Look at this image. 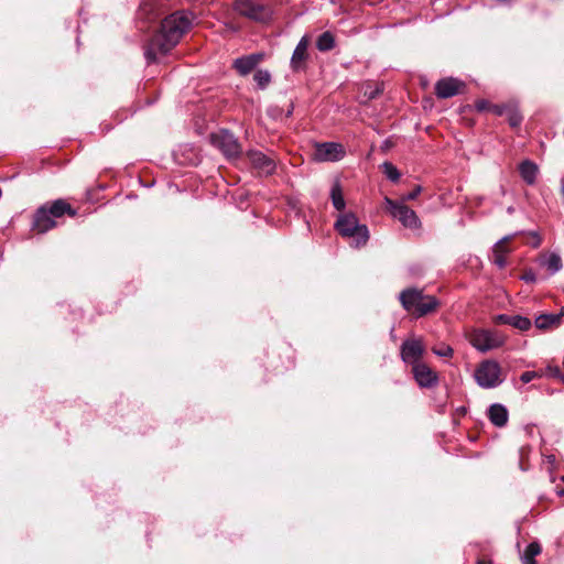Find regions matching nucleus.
<instances>
[{"label": "nucleus", "instance_id": "obj_1", "mask_svg": "<svg viewBox=\"0 0 564 564\" xmlns=\"http://www.w3.org/2000/svg\"><path fill=\"white\" fill-rule=\"evenodd\" d=\"M193 15L187 11H176L167 15L144 48L148 64L156 63L159 55H166L174 48L191 29Z\"/></svg>", "mask_w": 564, "mask_h": 564}, {"label": "nucleus", "instance_id": "obj_2", "mask_svg": "<svg viewBox=\"0 0 564 564\" xmlns=\"http://www.w3.org/2000/svg\"><path fill=\"white\" fill-rule=\"evenodd\" d=\"M334 227L341 237L350 239V245L355 248L366 246L369 240L368 227L359 224V220L354 213L348 212L340 214L337 217Z\"/></svg>", "mask_w": 564, "mask_h": 564}, {"label": "nucleus", "instance_id": "obj_3", "mask_svg": "<svg viewBox=\"0 0 564 564\" xmlns=\"http://www.w3.org/2000/svg\"><path fill=\"white\" fill-rule=\"evenodd\" d=\"M399 300L403 308L416 317L424 316L438 306V301L434 296L425 295L415 288L403 290Z\"/></svg>", "mask_w": 564, "mask_h": 564}, {"label": "nucleus", "instance_id": "obj_4", "mask_svg": "<svg viewBox=\"0 0 564 564\" xmlns=\"http://www.w3.org/2000/svg\"><path fill=\"white\" fill-rule=\"evenodd\" d=\"M507 336L496 329H475L469 336V341L478 351L486 352L505 345Z\"/></svg>", "mask_w": 564, "mask_h": 564}, {"label": "nucleus", "instance_id": "obj_5", "mask_svg": "<svg viewBox=\"0 0 564 564\" xmlns=\"http://www.w3.org/2000/svg\"><path fill=\"white\" fill-rule=\"evenodd\" d=\"M234 10L240 15L259 23L269 22L272 18L271 7L254 0H236Z\"/></svg>", "mask_w": 564, "mask_h": 564}, {"label": "nucleus", "instance_id": "obj_6", "mask_svg": "<svg viewBox=\"0 0 564 564\" xmlns=\"http://www.w3.org/2000/svg\"><path fill=\"white\" fill-rule=\"evenodd\" d=\"M478 386L485 389L496 388L502 383L500 365L495 360L482 361L475 370Z\"/></svg>", "mask_w": 564, "mask_h": 564}, {"label": "nucleus", "instance_id": "obj_7", "mask_svg": "<svg viewBox=\"0 0 564 564\" xmlns=\"http://www.w3.org/2000/svg\"><path fill=\"white\" fill-rule=\"evenodd\" d=\"M387 207L391 215L398 219L404 227L410 229H417L421 226V221L416 213L408 207L403 202L397 203L388 197L384 199Z\"/></svg>", "mask_w": 564, "mask_h": 564}, {"label": "nucleus", "instance_id": "obj_8", "mask_svg": "<svg viewBox=\"0 0 564 564\" xmlns=\"http://www.w3.org/2000/svg\"><path fill=\"white\" fill-rule=\"evenodd\" d=\"M210 141L227 158H236L241 152V147L236 137L228 130H219L212 133Z\"/></svg>", "mask_w": 564, "mask_h": 564}, {"label": "nucleus", "instance_id": "obj_9", "mask_svg": "<svg viewBox=\"0 0 564 564\" xmlns=\"http://www.w3.org/2000/svg\"><path fill=\"white\" fill-rule=\"evenodd\" d=\"M345 149L337 142H323L315 145L314 160L317 162H336L345 156Z\"/></svg>", "mask_w": 564, "mask_h": 564}, {"label": "nucleus", "instance_id": "obj_10", "mask_svg": "<svg viewBox=\"0 0 564 564\" xmlns=\"http://www.w3.org/2000/svg\"><path fill=\"white\" fill-rule=\"evenodd\" d=\"M424 345L420 339H406L401 345V359L403 362L411 365H417L424 355Z\"/></svg>", "mask_w": 564, "mask_h": 564}, {"label": "nucleus", "instance_id": "obj_11", "mask_svg": "<svg viewBox=\"0 0 564 564\" xmlns=\"http://www.w3.org/2000/svg\"><path fill=\"white\" fill-rule=\"evenodd\" d=\"M247 158L252 167L258 170L261 174L271 175L276 169L275 159L259 150H249L247 152Z\"/></svg>", "mask_w": 564, "mask_h": 564}, {"label": "nucleus", "instance_id": "obj_12", "mask_svg": "<svg viewBox=\"0 0 564 564\" xmlns=\"http://www.w3.org/2000/svg\"><path fill=\"white\" fill-rule=\"evenodd\" d=\"M464 89L465 83L454 77L440 79L435 84V95L441 99H447L459 95Z\"/></svg>", "mask_w": 564, "mask_h": 564}, {"label": "nucleus", "instance_id": "obj_13", "mask_svg": "<svg viewBox=\"0 0 564 564\" xmlns=\"http://www.w3.org/2000/svg\"><path fill=\"white\" fill-rule=\"evenodd\" d=\"M413 377L421 388H432L437 384V373L426 364L420 362L412 367Z\"/></svg>", "mask_w": 564, "mask_h": 564}, {"label": "nucleus", "instance_id": "obj_14", "mask_svg": "<svg viewBox=\"0 0 564 564\" xmlns=\"http://www.w3.org/2000/svg\"><path fill=\"white\" fill-rule=\"evenodd\" d=\"M496 325H510L521 332H527L532 327L530 318L521 315L498 314L492 317Z\"/></svg>", "mask_w": 564, "mask_h": 564}, {"label": "nucleus", "instance_id": "obj_15", "mask_svg": "<svg viewBox=\"0 0 564 564\" xmlns=\"http://www.w3.org/2000/svg\"><path fill=\"white\" fill-rule=\"evenodd\" d=\"M56 226V221L46 206L40 207L33 218L32 229L39 234H45Z\"/></svg>", "mask_w": 564, "mask_h": 564}, {"label": "nucleus", "instance_id": "obj_16", "mask_svg": "<svg viewBox=\"0 0 564 564\" xmlns=\"http://www.w3.org/2000/svg\"><path fill=\"white\" fill-rule=\"evenodd\" d=\"M262 53H254L238 57L234 61L232 67L241 76H246L251 73L257 65L263 59Z\"/></svg>", "mask_w": 564, "mask_h": 564}, {"label": "nucleus", "instance_id": "obj_17", "mask_svg": "<svg viewBox=\"0 0 564 564\" xmlns=\"http://www.w3.org/2000/svg\"><path fill=\"white\" fill-rule=\"evenodd\" d=\"M564 316V307H561L556 314H541L535 321V327L541 330H551L558 328L562 324V317Z\"/></svg>", "mask_w": 564, "mask_h": 564}, {"label": "nucleus", "instance_id": "obj_18", "mask_svg": "<svg viewBox=\"0 0 564 564\" xmlns=\"http://www.w3.org/2000/svg\"><path fill=\"white\" fill-rule=\"evenodd\" d=\"M308 39L303 36L297 43L291 57V67L293 70H299L303 67L304 62L307 59Z\"/></svg>", "mask_w": 564, "mask_h": 564}, {"label": "nucleus", "instance_id": "obj_19", "mask_svg": "<svg viewBox=\"0 0 564 564\" xmlns=\"http://www.w3.org/2000/svg\"><path fill=\"white\" fill-rule=\"evenodd\" d=\"M488 419L497 427H503L508 423L509 413L505 405L494 403L488 409Z\"/></svg>", "mask_w": 564, "mask_h": 564}, {"label": "nucleus", "instance_id": "obj_20", "mask_svg": "<svg viewBox=\"0 0 564 564\" xmlns=\"http://www.w3.org/2000/svg\"><path fill=\"white\" fill-rule=\"evenodd\" d=\"M538 262L549 274H554L562 269V259L556 253L541 254Z\"/></svg>", "mask_w": 564, "mask_h": 564}, {"label": "nucleus", "instance_id": "obj_21", "mask_svg": "<svg viewBox=\"0 0 564 564\" xmlns=\"http://www.w3.org/2000/svg\"><path fill=\"white\" fill-rule=\"evenodd\" d=\"M47 210L54 218H59L65 214L74 217L77 214V212L64 199H56L50 207H47Z\"/></svg>", "mask_w": 564, "mask_h": 564}, {"label": "nucleus", "instance_id": "obj_22", "mask_svg": "<svg viewBox=\"0 0 564 564\" xmlns=\"http://www.w3.org/2000/svg\"><path fill=\"white\" fill-rule=\"evenodd\" d=\"M542 547L538 541L529 543L523 551L520 552L522 564H536L535 556L541 554Z\"/></svg>", "mask_w": 564, "mask_h": 564}, {"label": "nucleus", "instance_id": "obj_23", "mask_svg": "<svg viewBox=\"0 0 564 564\" xmlns=\"http://www.w3.org/2000/svg\"><path fill=\"white\" fill-rule=\"evenodd\" d=\"M519 172L522 180L527 184L532 185L535 183L538 176V166L533 162L529 160L523 161L519 166Z\"/></svg>", "mask_w": 564, "mask_h": 564}, {"label": "nucleus", "instance_id": "obj_24", "mask_svg": "<svg viewBox=\"0 0 564 564\" xmlns=\"http://www.w3.org/2000/svg\"><path fill=\"white\" fill-rule=\"evenodd\" d=\"M330 199H332L333 206L337 210L341 212L345 209L346 203H345L343 189H341L339 182H335L333 184L332 189H330Z\"/></svg>", "mask_w": 564, "mask_h": 564}, {"label": "nucleus", "instance_id": "obj_25", "mask_svg": "<svg viewBox=\"0 0 564 564\" xmlns=\"http://www.w3.org/2000/svg\"><path fill=\"white\" fill-rule=\"evenodd\" d=\"M316 47L321 52L333 50L335 47L334 35L329 31L323 32L316 41Z\"/></svg>", "mask_w": 564, "mask_h": 564}, {"label": "nucleus", "instance_id": "obj_26", "mask_svg": "<svg viewBox=\"0 0 564 564\" xmlns=\"http://www.w3.org/2000/svg\"><path fill=\"white\" fill-rule=\"evenodd\" d=\"M505 117H507V120L512 128L519 127L523 120V117L520 113L518 106L516 104H510Z\"/></svg>", "mask_w": 564, "mask_h": 564}, {"label": "nucleus", "instance_id": "obj_27", "mask_svg": "<svg viewBox=\"0 0 564 564\" xmlns=\"http://www.w3.org/2000/svg\"><path fill=\"white\" fill-rule=\"evenodd\" d=\"M542 377L558 379L564 382V376L558 366L549 364L545 368L539 370Z\"/></svg>", "mask_w": 564, "mask_h": 564}, {"label": "nucleus", "instance_id": "obj_28", "mask_svg": "<svg viewBox=\"0 0 564 564\" xmlns=\"http://www.w3.org/2000/svg\"><path fill=\"white\" fill-rule=\"evenodd\" d=\"M253 79L260 89H264L271 82V74L267 69H258Z\"/></svg>", "mask_w": 564, "mask_h": 564}, {"label": "nucleus", "instance_id": "obj_29", "mask_svg": "<svg viewBox=\"0 0 564 564\" xmlns=\"http://www.w3.org/2000/svg\"><path fill=\"white\" fill-rule=\"evenodd\" d=\"M384 175L392 182H397L400 178L399 170L390 162L382 164Z\"/></svg>", "mask_w": 564, "mask_h": 564}, {"label": "nucleus", "instance_id": "obj_30", "mask_svg": "<svg viewBox=\"0 0 564 564\" xmlns=\"http://www.w3.org/2000/svg\"><path fill=\"white\" fill-rule=\"evenodd\" d=\"M512 236H506L502 239H500L498 242L495 243L492 248V252H500L502 254H507L510 250L507 248L506 243L510 241Z\"/></svg>", "mask_w": 564, "mask_h": 564}, {"label": "nucleus", "instance_id": "obj_31", "mask_svg": "<svg viewBox=\"0 0 564 564\" xmlns=\"http://www.w3.org/2000/svg\"><path fill=\"white\" fill-rule=\"evenodd\" d=\"M432 351H433V354H435L438 357H447V358L452 357L454 354L453 348L445 344L441 345L440 347L432 348Z\"/></svg>", "mask_w": 564, "mask_h": 564}, {"label": "nucleus", "instance_id": "obj_32", "mask_svg": "<svg viewBox=\"0 0 564 564\" xmlns=\"http://www.w3.org/2000/svg\"><path fill=\"white\" fill-rule=\"evenodd\" d=\"M509 106L510 104H491L489 112H492L494 115L501 117L506 115V111Z\"/></svg>", "mask_w": 564, "mask_h": 564}, {"label": "nucleus", "instance_id": "obj_33", "mask_svg": "<svg viewBox=\"0 0 564 564\" xmlns=\"http://www.w3.org/2000/svg\"><path fill=\"white\" fill-rule=\"evenodd\" d=\"M542 375L540 373V371H525L523 372L521 376H520V380L523 382V383H529L531 382L532 380L536 379V378H541Z\"/></svg>", "mask_w": 564, "mask_h": 564}, {"label": "nucleus", "instance_id": "obj_34", "mask_svg": "<svg viewBox=\"0 0 564 564\" xmlns=\"http://www.w3.org/2000/svg\"><path fill=\"white\" fill-rule=\"evenodd\" d=\"M492 262L500 269L507 265L506 254L492 252Z\"/></svg>", "mask_w": 564, "mask_h": 564}, {"label": "nucleus", "instance_id": "obj_35", "mask_svg": "<svg viewBox=\"0 0 564 564\" xmlns=\"http://www.w3.org/2000/svg\"><path fill=\"white\" fill-rule=\"evenodd\" d=\"M422 192V186L421 185H416L410 193H408L403 198L402 200L405 202V200H413L415 199Z\"/></svg>", "mask_w": 564, "mask_h": 564}, {"label": "nucleus", "instance_id": "obj_36", "mask_svg": "<svg viewBox=\"0 0 564 564\" xmlns=\"http://www.w3.org/2000/svg\"><path fill=\"white\" fill-rule=\"evenodd\" d=\"M475 107L478 111H489L491 107V102L488 100L481 99L476 101Z\"/></svg>", "mask_w": 564, "mask_h": 564}, {"label": "nucleus", "instance_id": "obj_37", "mask_svg": "<svg viewBox=\"0 0 564 564\" xmlns=\"http://www.w3.org/2000/svg\"><path fill=\"white\" fill-rule=\"evenodd\" d=\"M522 280L525 281V282H535L536 280V276H535V273L533 271H527L523 275H522Z\"/></svg>", "mask_w": 564, "mask_h": 564}, {"label": "nucleus", "instance_id": "obj_38", "mask_svg": "<svg viewBox=\"0 0 564 564\" xmlns=\"http://www.w3.org/2000/svg\"><path fill=\"white\" fill-rule=\"evenodd\" d=\"M557 495H558L560 497L564 496V489H560V490H557Z\"/></svg>", "mask_w": 564, "mask_h": 564}, {"label": "nucleus", "instance_id": "obj_39", "mask_svg": "<svg viewBox=\"0 0 564 564\" xmlns=\"http://www.w3.org/2000/svg\"><path fill=\"white\" fill-rule=\"evenodd\" d=\"M477 564H491L490 562H485V561H478Z\"/></svg>", "mask_w": 564, "mask_h": 564}, {"label": "nucleus", "instance_id": "obj_40", "mask_svg": "<svg viewBox=\"0 0 564 564\" xmlns=\"http://www.w3.org/2000/svg\"><path fill=\"white\" fill-rule=\"evenodd\" d=\"M562 191L564 192V180H562Z\"/></svg>", "mask_w": 564, "mask_h": 564}]
</instances>
